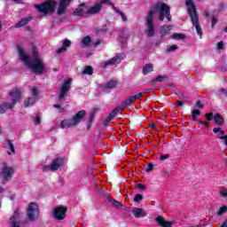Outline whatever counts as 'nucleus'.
Segmentation results:
<instances>
[{
    "label": "nucleus",
    "mask_w": 227,
    "mask_h": 227,
    "mask_svg": "<svg viewBox=\"0 0 227 227\" xmlns=\"http://www.w3.org/2000/svg\"><path fill=\"white\" fill-rule=\"evenodd\" d=\"M159 13V20L162 22L164 19H167L168 22H171V12L169 6L164 3H157L154 4L148 12L145 20V35L150 38L155 35V25L153 24V16Z\"/></svg>",
    "instance_id": "nucleus-1"
},
{
    "label": "nucleus",
    "mask_w": 227,
    "mask_h": 227,
    "mask_svg": "<svg viewBox=\"0 0 227 227\" xmlns=\"http://www.w3.org/2000/svg\"><path fill=\"white\" fill-rule=\"evenodd\" d=\"M20 59L25 63L26 66H27V68L32 70L34 74H43V70H45V65L42 61V59L38 56V48L34 47L32 50L33 52V58L34 60L31 61V59H29V56L26 54V51H24V48L22 46L18 45L17 46Z\"/></svg>",
    "instance_id": "nucleus-2"
},
{
    "label": "nucleus",
    "mask_w": 227,
    "mask_h": 227,
    "mask_svg": "<svg viewBox=\"0 0 227 227\" xmlns=\"http://www.w3.org/2000/svg\"><path fill=\"white\" fill-rule=\"evenodd\" d=\"M186 6H188V15L191 17L192 26L195 27L197 34L201 36L203 32L201 31V27H200V18L198 17V12L192 0H186Z\"/></svg>",
    "instance_id": "nucleus-3"
},
{
    "label": "nucleus",
    "mask_w": 227,
    "mask_h": 227,
    "mask_svg": "<svg viewBox=\"0 0 227 227\" xmlns=\"http://www.w3.org/2000/svg\"><path fill=\"white\" fill-rule=\"evenodd\" d=\"M22 92L19 89H15L9 92V95L11 97L12 103H4L0 105V114H3L8 111V109H13L15 107V104L17 102H20V95Z\"/></svg>",
    "instance_id": "nucleus-4"
},
{
    "label": "nucleus",
    "mask_w": 227,
    "mask_h": 227,
    "mask_svg": "<svg viewBox=\"0 0 227 227\" xmlns=\"http://www.w3.org/2000/svg\"><path fill=\"white\" fill-rule=\"evenodd\" d=\"M86 112L84 110L79 111L74 116L72 117L70 120H64L60 122V129H68L70 127H77L78 123H81L82 118Z\"/></svg>",
    "instance_id": "nucleus-5"
},
{
    "label": "nucleus",
    "mask_w": 227,
    "mask_h": 227,
    "mask_svg": "<svg viewBox=\"0 0 227 227\" xmlns=\"http://www.w3.org/2000/svg\"><path fill=\"white\" fill-rule=\"evenodd\" d=\"M56 1L49 0L41 4L35 5V8L40 12V13H52L56 10Z\"/></svg>",
    "instance_id": "nucleus-6"
},
{
    "label": "nucleus",
    "mask_w": 227,
    "mask_h": 227,
    "mask_svg": "<svg viewBox=\"0 0 227 227\" xmlns=\"http://www.w3.org/2000/svg\"><path fill=\"white\" fill-rule=\"evenodd\" d=\"M27 215L30 221H36L40 215V210L38 209V204L32 202L29 204Z\"/></svg>",
    "instance_id": "nucleus-7"
},
{
    "label": "nucleus",
    "mask_w": 227,
    "mask_h": 227,
    "mask_svg": "<svg viewBox=\"0 0 227 227\" xmlns=\"http://www.w3.org/2000/svg\"><path fill=\"white\" fill-rule=\"evenodd\" d=\"M63 166V158H56L55 160H52L51 165H44L43 166V170L44 172L49 171H58Z\"/></svg>",
    "instance_id": "nucleus-8"
},
{
    "label": "nucleus",
    "mask_w": 227,
    "mask_h": 227,
    "mask_svg": "<svg viewBox=\"0 0 227 227\" xmlns=\"http://www.w3.org/2000/svg\"><path fill=\"white\" fill-rule=\"evenodd\" d=\"M71 84H72V78L66 80L64 82V83L62 84V86L60 88L59 94V102H60V100H63V98H65V97H67V93H68V91H70V90L72 88Z\"/></svg>",
    "instance_id": "nucleus-9"
},
{
    "label": "nucleus",
    "mask_w": 227,
    "mask_h": 227,
    "mask_svg": "<svg viewBox=\"0 0 227 227\" xmlns=\"http://www.w3.org/2000/svg\"><path fill=\"white\" fill-rule=\"evenodd\" d=\"M1 173L4 178L3 184H6V182H8V180H11L12 176H13V168L8 167L6 163H4Z\"/></svg>",
    "instance_id": "nucleus-10"
},
{
    "label": "nucleus",
    "mask_w": 227,
    "mask_h": 227,
    "mask_svg": "<svg viewBox=\"0 0 227 227\" xmlns=\"http://www.w3.org/2000/svg\"><path fill=\"white\" fill-rule=\"evenodd\" d=\"M10 227H20V211L17 208L10 218Z\"/></svg>",
    "instance_id": "nucleus-11"
},
{
    "label": "nucleus",
    "mask_w": 227,
    "mask_h": 227,
    "mask_svg": "<svg viewBox=\"0 0 227 227\" xmlns=\"http://www.w3.org/2000/svg\"><path fill=\"white\" fill-rule=\"evenodd\" d=\"M53 215L58 221H63L67 217V207L60 206L54 209Z\"/></svg>",
    "instance_id": "nucleus-12"
},
{
    "label": "nucleus",
    "mask_w": 227,
    "mask_h": 227,
    "mask_svg": "<svg viewBox=\"0 0 227 227\" xmlns=\"http://www.w3.org/2000/svg\"><path fill=\"white\" fill-rule=\"evenodd\" d=\"M123 59V54L117 55L108 61L105 62L104 67L107 68V67H111L113 65H119V63H121V60Z\"/></svg>",
    "instance_id": "nucleus-13"
},
{
    "label": "nucleus",
    "mask_w": 227,
    "mask_h": 227,
    "mask_svg": "<svg viewBox=\"0 0 227 227\" xmlns=\"http://www.w3.org/2000/svg\"><path fill=\"white\" fill-rule=\"evenodd\" d=\"M59 8L57 10L58 15H65L67 8L70 4V0H59Z\"/></svg>",
    "instance_id": "nucleus-14"
},
{
    "label": "nucleus",
    "mask_w": 227,
    "mask_h": 227,
    "mask_svg": "<svg viewBox=\"0 0 227 227\" xmlns=\"http://www.w3.org/2000/svg\"><path fill=\"white\" fill-rule=\"evenodd\" d=\"M120 109H121V107H115L111 113L106 118L103 125L105 127H107V125H109V121H111V120H113V118H114V116H116V114H118V113H120Z\"/></svg>",
    "instance_id": "nucleus-15"
},
{
    "label": "nucleus",
    "mask_w": 227,
    "mask_h": 227,
    "mask_svg": "<svg viewBox=\"0 0 227 227\" xmlns=\"http://www.w3.org/2000/svg\"><path fill=\"white\" fill-rule=\"evenodd\" d=\"M156 223H158V224L162 227H172L173 226V222L166 221V219H164L161 215H159L156 218Z\"/></svg>",
    "instance_id": "nucleus-16"
},
{
    "label": "nucleus",
    "mask_w": 227,
    "mask_h": 227,
    "mask_svg": "<svg viewBox=\"0 0 227 227\" xmlns=\"http://www.w3.org/2000/svg\"><path fill=\"white\" fill-rule=\"evenodd\" d=\"M134 102H136L135 99H134V97L131 96L129 98L125 99L121 106H116V107H120L121 108L120 112H121L126 107H129V106H132V104H134Z\"/></svg>",
    "instance_id": "nucleus-17"
},
{
    "label": "nucleus",
    "mask_w": 227,
    "mask_h": 227,
    "mask_svg": "<svg viewBox=\"0 0 227 227\" xmlns=\"http://www.w3.org/2000/svg\"><path fill=\"white\" fill-rule=\"evenodd\" d=\"M131 214H133V215H135L137 219H139V217H145V215H146L145 210L140 207H135L134 209H132Z\"/></svg>",
    "instance_id": "nucleus-18"
},
{
    "label": "nucleus",
    "mask_w": 227,
    "mask_h": 227,
    "mask_svg": "<svg viewBox=\"0 0 227 227\" xmlns=\"http://www.w3.org/2000/svg\"><path fill=\"white\" fill-rule=\"evenodd\" d=\"M102 10V4H97L96 5L88 9L87 13L93 15L95 13H98Z\"/></svg>",
    "instance_id": "nucleus-19"
},
{
    "label": "nucleus",
    "mask_w": 227,
    "mask_h": 227,
    "mask_svg": "<svg viewBox=\"0 0 227 227\" xmlns=\"http://www.w3.org/2000/svg\"><path fill=\"white\" fill-rule=\"evenodd\" d=\"M70 45H72V42H70V40H64L63 47L58 50V53L61 54L62 52H67V47H70Z\"/></svg>",
    "instance_id": "nucleus-20"
},
{
    "label": "nucleus",
    "mask_w": 227,
    "mask_h": 227,
    "mask_svg": "<svg viewBox=\"0 0 227 227\" xmlns=\"http://www.w3.org/2000/svg\"><path fill=\"white\" fill-rule=\"evenodd\" d=\"M106 201H109V203H111L116 208H120L121 207H123V205H121L120 201L114 200L113 197H107Z\"/></svg>",
    "instance_id": "nucleus-21"
},
{
    "label": "nucleus",
    "mask_w": 227,
    "mask_h": 227,
    "mask_svg": "<svg viewBox=\"0 0 227 227\" xmlns=\"http://www.w3.org/2000/svg\"><path fill=\"white\" fill-rule=\"evenodd\" d=\"M214 119L215 123H217V125H220V126L224 125V118L220 114H215L214 116Z\"/></svg>",
    "instance_id": "nucleus-22"
},
{
    "label": "nucleus",
    "mask_w": 227,
    "mask_h": 227,
    "mask_svg": "<svg viewBox=\"0 0 227 227\" xmlns=\"http://www.w3.org/2000/svg\"><path fill=\"white\" fill-rule=\"evenodd\" d=\"M84 13V4H81L78 8L74 11V15L81 17Z\"/></svg>",
    "instance_id": "nucleus-23"
},
{
    "label": "nucleus",
    "mask_w": 227,
    "mask_h": 227,
    "mask_svg": "<svg viewBox=\"0 0 227 227\" xmlns=\"http://www.w3.org/2000/svg\"><path fill=\"white\" fill-rule=\"evenodd\" d=\"M150 72H153V64H146L143 68L144 75H148Z\"/></svg>",
    "instance_id": "nucleus-24"
},
{
    "label": "nucleus",
    "mask_w": 227,
    "mask_h": 227,
    "mask_svg": "<svg viewBox=\"0 0 227 227\" xmlns=\"http://www.w3.org/2000/svg\"><path fill=\"white\" fill-rule=\"evenodd\" d=\"M171 29H173V27L171 26H168V25L162 26L160 29V33L162 34L161 36H166V35H168V33H169Z\"/></svg>",
    "instance_id": "nucleus-25"
},
{
    "label": "nucleus",
    "mask_w": 227,
    "mask_h": 227,
    "mask_svg": "<svg viewBox=\"0 0 227 227\" xmlns=\"http://www.w3.org/2000/svg\"><path fill=\"white\" fill-rule=\"evenodd\" d=\"M29 20H31V18H25L23 20H21L20 22L15 24V27L19 28V27H22L23 26H26V24H27V22H29Z\"/></svg>",
    "instance_id": "nucleus-26"
},
{
    "label": "nucleus",
    "mask_w": 227,
    "mask_h": 227,
    "mask_svg": "<svg viewBox=\"0 0 227 227\" xmlns=\"http://www.w3.org/2000/svg\"><path fill=\"white\" fill-rule=\"evenodd\" d=\"M35 102H36V98H28L25 100V107H31V106H35Z\"/></svg>",
    "instance_id": "nucleus-27"
},
{
    "label": "nucleus",
    "mask_w": 227,
    "mask_h": 227,
    "mask_svg": "<svg viewBox=\"0 0 227 227\" xmlns=\"http://www.w3.org/2000/svg\"><path fill=\"white\" fill-rule=\"evenodd\" d=\"M113 10H114V12H115L116 13H119V15H121V20H122V22H127V20H128L127 15H125V14L123 13V12L118 10V8H116L114 5H113Z\"/></svg>",
    "instance_id": "nucleus-28"
},
{
    "label": "nucleus",
    "mask_w": 227,
    "mask_h": 227,
    "mask_svg": "<svg viewBox=\"0 0 227 227\" xmlns=\"http://www.w3.org/2000/svg\"><path fill=\"white\" fill-rule=\"evenodd\" d=\"M82 43L84 45V47H90V43H91V37H90V35L83 37Z\"/></svg>",
    "instance_id": "nucleus-29"
},
{
    "label": "nucleus",
    "mask_w": 227,
    "mask_h": 227,
    "mask_svg": "<svg viewBox=\"0 0 227 227\" xmlns=\"http://www.w3.org/2000/svg\"><path fill=\"white\" fill-rule=\"evenodd\" d=\"M156 81L157 82H166L167 81H169V78L166 75H158Z\"/></svg>",
    "instance_id": "nucleus-30"
},
{
    "label": "nucleus",
    "mask_w": 227,
    "mask_h": 227,
    "mask_svg": "<svg viewBox=\"0 0 227 227\" xmlns=\"http://www.w3.org/2000/svg\"><path fill=\"white\" fill-rule=\"evenodd\" d=\"M82 74H88V75H92L93 74V67L91 66H87Z\"/></svg>",
    "instance_id": "nucleus-31"
},
{
    "label": "nucleus",
    "mask_w": 227,
    "mask_h": 227,
    "mask_svg": "<svg viewBox=\"0 0 227 227\" xmlns=\"http://www.w3.org/2000/svg\"><path fill=\"white\" fill-rule=\"evenodd\" d=\"M172 38L174 40H184V38H185V35L183 34L175 33L172 35Z\"/></svg>",
    "instance_id": "nucleus-32"
},
{
    "label": "nucleus",
    "mask_w": 227,
    "mask_h": 227,
    "mask_svg": "<svg viewBox=\"0 0 227 227\" xmlns=\"http://www.w3.org/2000/svg\"><path fill=\"white\" fill-rule=\"evenodd\" d=\"M106 88H108L110 90H113V88H116V81H109L106 84Z\"/></svg>",
    "instance_id": "nucleus-33"
},
{
    "label": "nucleus",
    "mask_w": 227,
    "mask_h": 227,
    "mask_svg": "<svg viewBox=\"0 0 227 227\" xmlns=\"http://www.w3.org/2000/svg\"><path fill=\"white\" fill-rule=\"evenodd\" d=\"M192 114V120H196V118H198L199 114H200V110H193Z\"/></svg>",
    "instance_id": "nucleus-34"
},
{
    "label": "nucleus",
    "mask_w": 227,
    "mask_h": 227,
    "mask_svg": "<svg viewBox=\"0 0 227 227\" xmlns=\"http://www.w3.org/2000/svg\"><path fill=\"white\" fill-rule=\"evenodd\" d=\"M134 201L136 203H141V201H143V195L141 194H137L134 198Z\"/></svg>",
    "instance_id": "nucleus-35"
},
{
    "label": "nucleus",
    "mask_w": 227,
    "mask_h": 227,
    "mask_svg": "<svg viewBox=\"0 0 227 227\" xmlns=\"http://www.w3.org/2000/svg\"><path fill=\"white\" fill-rule=\"evenodd\" d=\"M226 210H227V207L223 206L222 207L219 208L217 215H223V214H224V212H226Z\"/></svg>",
    "instance_id": "nucleus-36"
},
{
    "label": "nucleus",
    "mask_w": 227,
    "mask_h": 227,
    "mask_svg": "<svg viewBox=\"0 0 227 227\" xmlns=\"http://www.w3.org/2000/svg\"><path fill=\"white\" fill-rule=\"evenodd\" d=\"M178 49V46L176 44L169 46L167 51L168 52H173Z\"/></svg>",
    "instance_id": "nucleus-37"
},
{
    "label": "nucleus",
    "mask_w": 227,
    "mask_h": 227,
    "mask_svg": "<svg viewBox=\"0 0 227 227\" xmlns=\"http://www.w3.org/2000/svg\"><path fill=\"white\" fill-rule=\"evenodd\" d=\"M213 132L215 134H217V132H220L221 136H224V130L221 129V128H214Z\"/></svg>",
    "instance_id": "nucleus-38"
},
{
    "label": "nucleus",
    "mask_w": 227,
    "mask_h": 227,
    "mask_svg": "<svg viewBox=\"0 0 227 227\" xmlns=\"http://www.w3.org/2000/svg\"><path fill=\"white\" fill-rule=\"evenodd\" d=\"M153 170V164L149 163L145 168L146 173H150V171Z\"/></svg>",
    "instance_id": "nucleus-39"
},
{
    "label": "nucleus",
    "mask_w": 227,
    "mask_h": 227,
    "mask_svg": "<svg viewBox=\"0 0 227 227\" xmlns=\"http://www.w3.org/2000/svg\"><path fill=\"white\" fill-rule=\"evenodd\" d=\"M179 99H180L181 102H183L184 104H185V102H187V100H189V98L187 97L184 96V94H181L179 96Z\"/></svg>",
    "instance_id": "nucleus-40"
},
{
    "label": "nucleus",
    "mask_w": 227,
    "mask_h": 227,
    "mask_svg": "<svg viewBox=\"0 0 227 227\" xmlns=\"http://www.w3.org/2000/svg\"><path fill=\"white\" fill-rule=\"evenodd\" d=\"M101 4H107L108 6H112L113 8V3H111V0H102Z\"/></svg>",
    "instance_id": "nucleus-41"
},
{
    "label": "nucleus",
    "mask_w": 227,
    "mask_h": 227,
    "mask_svg": "<svg viewBox=\"0 0 227 227\" xmlns=\"http://www.w3.org/2000/svg\"><path fill=\"white\" fill-rule=\"evenodd\" d=\"M136 187H137V189H140L141 191H145V190L146 189V185H145V184H137L136 185Z\"/></svg>",
    "instance_id": "nucleus-42"
},
{
    "label": "nucleus",
    "mask_w": 227,
    "mask_h": 227,
    "mask_svg": "<svg viewBox=\"0 0 227 227\" xmlns=\"http://www.w3.org/2000/svg\"><path fill=\"white\" fill-rule=\"evenodd\" d=\"M8 146L11 148V152L15 153V147L13 146V143H12L10 140L8 141Z\"/></svg>",
    "instance_id": "nucleus-43"
},
{
    "label": "nucleus",
    "mask_w": 227,
    "mask_h": 227,
    "mask_svg": "<svg viewBox=\"0 0 227 227\" xmlns=\"http://www.w3.org/2000/svg\"><path fill=\"white\" fill-rule=\"evenodd\" d=\"M34 121L35 125H40L42 123V117L37 116Z\"/></svg>",
    "instance_id": "nucleus-44"
},
{
    "label": "nucleus",
    "mask_w": 227,
    "mask_h": 227,
    "mask_svg": "<svg viewBox=\"0 0 227 227\" xmlns=\"http://www.w3.org/2000/svg\"><path fill=\"white\" fill-rule=\"evenodd\" d=\"M206 118L207 121H212V118H214V114L209 113V114H206Z\"/></svg>",
    "instance_id": "nucleus-45"
},
{
    "label": "nucleus",
    "mask_w": 227,
    "mask_h": 227,
    "mask_svg": "<svg viewBox=\"0 0 227 227\" xmlns=\"http://www.w3.org/2000/svg\"><path fill=\"white\" fill-rule=\"evenodd\" d=\"M133 97V98H134V100H135V102L137 101V100H139V98H141V97H143V93H138V94H137V95H135V96H132Z\"/></svg>",
    "instance_id": "nucleus-46"
},
{
    "label": "nucleus",
    "mask_w": 227,
    "mask_h": 227,
    "mask_svg": "<svg viewBox=\"0 0 227 227\" xmlns=\"http://www.w3.org/2000/svg\"><path fill=\"white\" fill-rule=\"evenodd\" d=\"M53 107L59 109V113H65V108H61V105H53Z\"/></svg>",
    "instance_id": "nucleus-47"
},
{
    "label": "nucleus",
    "mask_w": 227,
    "mask_h": 227,
    "mask_svg": "<svg viewBox=\"0 0 227 227\" xmlns=\"http://www.w3.org/2000/svg\"><path fill=\"white\" fill-rule=\"evenodd\" d=\"M32 95H34V97H38V89L36 88H32Z\"/></svg>",
    "instance_id": "nucleus-48"
},
{
    "label": "nucleus",
    "mask_w": 227,
    "mask_h": 227,
    "mask_svg": "<svg viewBox=\"0 0 227 227\" xmlns=\"http://www.w3.org/2000/svg\"><path fill=\"white\" fill-rule=\"evenodd\" d=\"M166 159H169V154H162V155L160 157V160H166Z\"/></svg>",
    "instance_id": "nucleus-49"
},
{
    "label": "nucleus",
    "mask_w": 227,
    "mask_h": 227,
    "mask_svg": "<svg viewBox=\"0 0 227 227\" xmlns=\"http://www.w3.org/2000/svg\"><path fill=\"white\" fill-rule=\"evenodd\" d=\"M215 24H217V18H215V16H213V18H212V27H214V26H215Z\"/></svg>",
    "instance_id": "nucleus-50"
},
{
    "label": "nucleus",
    "mask_w": 227,
    "mask_h": 227,
    "mask_svg": "<svg viewBox=\"0 0 227 227\" xmlns=\"http://www.w3.org/2000/svg\"><path fill=\"white\" fill-rule=\"evenodd\" d=\"M199 123L200 125H204V127H206L207 129H208V122L205 121H200Z\"/></svg>",
    "instance_id": "nucleus-51"
},
{
    "label": "nucleus",
    "mask_w": 227,
    "mask_h": 227,
    "mask_svg": "<svg viewBox=\"0 0 227 227\" xmlns=\"http://www.w3.org/2000/svg\"><path fill=\"white\" fill-rule=\"evenodd\" d=\"M221 196L226 197L227 196V189H223L221 191Z\"/></svg>",
    "instance_id": "nucleus-52"
},
{
    "label": "nucleus",
    "mask_w": 227,
    "mask_h": 227,
    "mask_svg": "<svg viewBox=\"0 0 227 227\" xmlns=\"http://www.w3.org/2000/svg\"><path fill=\"white\" fill-rule=\"evenodd\" d=\"M149 127H151V129H153V130H156V129H157V126H156L155 123H153V122H151V123L149 124Z\"/></svg>",
    "instance_id": "nucleus-53"
},
{
    "label": "nucleus",
    "mask_w": 227,
    "mask_h": 227,
    "mask_svg": "<svg viewBox=\"0 0 227 227\" xmlns=\"http://www.w3.org/2000/svg\"><path fill=\"white\" fill-rule=\"evenodd\" d=\"M223 45H224V43L223 42H219L217 43V49H219V50L223 49Z\"/></svg>",
    "instance_id": "nucleus-54"
},
{
    "label": "nucleus",
    "mask_w": 227,
    "mask_h": 227,
    "mask_svg": "<svg viewBox=\"0 0 227 227\" xmlns=\"http://www.w3.org/2000/svg\"><path fill=\"white\" fill-rule=\"evenodd\" d=\"M196 106H197V107H199L200 109L203 108V104H201V101H198V102L196 103Z\"/></svg>",
    "instance_id": "nucleus-55"
},
{
    "label": "nucleus",
    "mask_w": 227,
    "mask_h": 227,
    "mask_svg": "<svg viewBox=\"0 0 227 227\" xmlns=\"http://www.w3.org/2000/svg\"><path fill=\"white\" fill-rule=\"evenodd\" d=\"M220 139H223L225 143V145L227 146V136L220 137Z\"/></svg>",
    "instance_id": "nucleus-56"
},
{
    "label": "nucleus",
    "mask_w": 227,
    "mask_h": 227,
    "mask_svg": "<svg viewBox=\"0 0 227 227\" xmlns=\"http://www.w3.org/2000/svg\"><path fill=\"white\" fill-rule=\"evenodd\" d=\"M184 103H183V101H180V100H177L176 102V105L179 106V107H182V106H184Z\"/></svg>",
    "instance_id": "nucleus-57"
},
{
    "label": "nucleus",
    "mask_w": 227,
    "mask_h": 227,
    "mask_svg": "<svg viewBox=\"0 0 227 227\" xmlns=\"http://www.w3.org/2000/svg\"><path fill=\"white\" fill-rule=\"evenodd\" d=\"M221 227H227V219L223 222Z\"/></svg>",
    "instance_id": "nucleus-58"
},
{
    "label": "nucleus",
    "mask_w": 227,
    "mask_h": 227,
    "mask_svg": "<svg viewBox=\"0 0 227 227\" xmlns=\"http://www.w3.org/2000/svg\"><path fill=\"white\" fill-rule=\"evenodd\" d=\"M155 82H157L156 78H155L154 80H152V81L150 82L151 84H153V83H155Z\"/></svg>",
    "instance_id": "nucleus-59"
},
{
    "label": "nucleus",
    "mask_w": 227,
    "mask_h": 227,
    "mask_svg": "<svg viewBox=\"0 0 227 227\" xmlns=\"http://www.w3.org/2000/svg\"><path fill=\"white\" fill-rule=\"evenodd\" d=\"M210 15V12H208L207 11L205 12V16L208 17Z\"/></svg>",
    "instance_id": "nucleus-60"
},
{
    "label": "nucleus",
    "mask_w": 227,
    "mask_h": 227,
    "mask_svg": "<svg viewBox=\"0 0 227 227\" xmlns=\"http://www.w3.org/2000/svg\"><path fill=\"white\" fill-rule=\"evenodd\" d=\"M3 192H4V188L0 186V193H3Z\"/></svg>",
    "instance_id": "nucleus-61"
},
{
    "label": "nucleus",
    "mask_w": 227,
    "mask_h": 227,
    "mask_svg": "<svg viewBox=\"0 0 227 227\" xmlns=\"http://www.w3.org/2000/svg\"><path fill=\"white\" fill-rule=\"evenodd\" d=\"M14 3H17V4H20V0H13Z\"/></svg>",
    "instance_id": "nucleus-62"
},
{
    "label": "nucleus",
    "mask_w": 227,
    "mask_h": 227,
    "mask_svg": "<svg viewBox=\"0 0 227 227\" xmlns=\"http://www.w3.org/2000/svg\"><path fill=\"white\" fill-rule=\"evenodd\" d=\"M94 114H95V113H92V114H90V118H93Z\"/></svg>",
    "instance_id": "nucleus-63"
},
{
    "label": "nucleus",
    "mask_w": 227,
    "mask_h": 227,
    "mask_svg": "<svg viewBox=\"0 0 227 227\" xmlns=\"http://www.w3.org/2000/svg\"><path fill=\"white\" fill-rule=\"evenodd\" d=\"M160 45V43H156V47H159Z\"/></svg>",
    "instance_id": "nucleus-64"
}]
</instances>
